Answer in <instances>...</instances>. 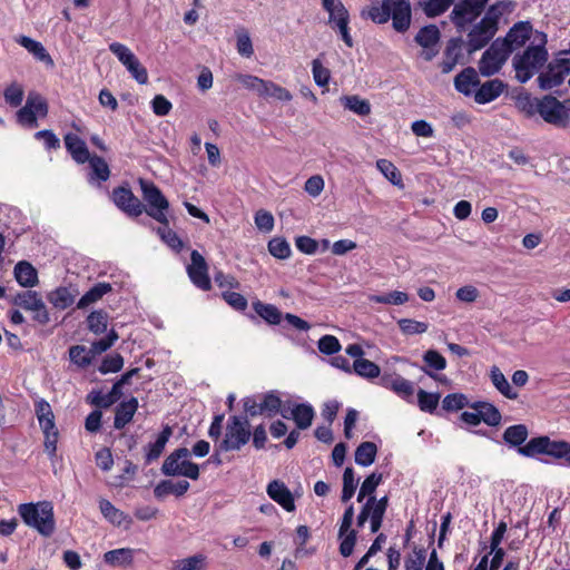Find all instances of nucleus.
Listing matches in <instances>:
<instances>
[{
    "mask_svg": "<svg viewBox=\"0 0 570 570\" xmlns=\"http://www.w3.org/2000/svg\"><path fill=\"white\" fill-rule=\"evenodd\" d=\"M382 480V473L373 472L363 481L358 490V503L362 502L365 497H368L367 501L358 513V528L363 527L364 523L370 519L372 533H375L380 530L387 507L386 497L376 500L375 497L372 495Z\"/></svg>",
    "mask_w": 570,
    "mask_h": 570,
    "instance_id": "nucleus-1",
    "label": "nucleus"
},
{
    "mask_svg": "<svg viewBox=\"0 0 570 570\" xmlns=\"http://www.w3.org/2000/svg\"><path fill=\"white\" fill-rule=\"evenodd\" d=\"M547 35L537 31L534 42L530 45L522 53H518L512 59V66L515 70V78L519 82L525 83L534 73L548 61L549 53L546 49Z\"/></svg>",
    "mask_w": 570,
    "mask_h": 570,
    "instance_id": "nucleus-2",
    "label": "nucleus"
},
{
    "mask_svg": "<svg viewBox=\"0 0 570 570\" xmlns=\"http://www.w3.org/2000/svg\"><path fill=\"white\" fill-rule=\"evenodd\" d=\"M367 17L376 23L392 19L394 30L405 32L411 24V4L407 0H382L381 6L367 11Z\"/></svg>",
    "mask_w": 570,
    "mask_h": 570,
    "instance_id": "nucleus-3",
    "label": "nucleus"
},
{
    "mask_svg": "<svg viewBox=\"0 0 570 570\" xmlns=\"http://www.w3.org/2000/svg\"><path fill=\"white\" fill-rule=\"evenodd\" d=\"M18 513L28 527L36 529L41 535L50 537L53 534L56 520L53 505L50 501L21 503L18 505Z\"/></svg>",
    "mask_w": 570,
    "mask_h": 570,
    "instance_id": "nucleus-4",
    "label": "nucleus"
},
{
    "mask_svg": "<svg viewBox=\"0 0 570 570\" xmlns=\"http://www.w3.org/2000/svg\"><path fill=\"white\" fill-rule=\"evenodd\" d=\"M249 422L246 415H232L228 417L223 440L217 451H239L250 440Z\"/></svg>",
    "mask_w": 570,
    "mask_h": 570,
    "instance_id": "nucleus-5",
    "label": "nucleus"
},
{
    "mask_svg": "<svg viewBox=\"0 0 570 570\" xmlns=\"http://www.w3.org/2000/svg\"><path fill=\"white\" fill-rule=\"evenodd\" d=\"M527 105L528 108L524 106L523 109L527 110L529 116L538 112L548 124L562 128L568 126L569 115L564 110L563 104L556 97L548 95L541 99H535V102L528 99Z\"/></svg>",
    "mask_w": 570,
    "mask_h": 570,
    "instance_id": "nucleus-6",
    "label": "nucleus"
},
{
    "mask_svg": "<svg viewBox=\"0 0 570 570\" xmlns=\"http://www.w3.org/2000/svg\"><path fill=\"white\" fill-rule=\"evenodd\" d=\"M190 451L187 448L174 450L164 461L161 473L166 476H185L198 480L199 466L189 460Z\"/></svg>",
    "mask_w": 570,
    "mask_h": 570,
    "instance_id": "nucleus-7",
    "label": "nucleus"
},
{
    "mask_svg": "<svg viewBox=\"0 0 570 570\" xmlns=\"http://www.w3.org/2000/svg\"><path fill=\"white\" fill-rule=\"evenodd\" d=\"M138 183L141 188L142 198L148 206V208L145 207V212L161 225H168L166 210L169 208V202L163 191L154 181L139 178Z\"/></svg>",
    "mask_w": 570,
    "mask_h": 570,
    "instance_id": "nucleus-8",
    "label": "nucleus"
},
{
    "mask_svg": "<svg viewBox=\"0 0 570 570\" xmlns=\"http://www.w3.org/2000/svg\"><path fill=\"white\" fill-rule=\"evenodd\" d=\"M518 453L528 458L546 454L554 459H566L570 454V443L567 441H552L549 436L542 435L531 439L523 448L518 450Z\"/></svg>",
    "mask_w": 570,
    "mask_h": 570,
    "instance_id": "nucleus-9",
    "label": "nucleus"
},
{
    "mask_svg": "<svg viewBox=\"0 0 570 570\" xmlns=\"http://www.w3.org/2000/svg\"><path fill=\"white\" fill-rule=\"evenodd\" d=\"M510 56L509 48H505L502 41L497 38L490 47L483 52L479 61L480 73L490 77L500 71Z\"/></svg>",
    "mask_w": 570,
    "mask_h": 570,
    "instance_id": "nucleus-10",
    "label": "nucleus"
},
{
    "mask_svg": "<svg viewBox=\"0 0 570 570\" xmlns=\"http://www.w3.org/2000/svg\"><path fill=\"white\" fill-rule=\"evenodd\" d=\"M567 51H561L559 56L551 61L547 71L538 77L539 87L542 90H549L563 83L564 78L570 73V59L562 57Z\"/></svg>",
    "mask_w": 570,
    "mask_h": 570,
    "instance_id": "nucleus-11",
    "label": "nucleus"
},
{
    "mask_svg": "<svg viewBox=\"0 0 570 570\" xmlns=\"http://www.w3.org/2000/svg\"><path fill=\"white\" fill-rule=\"evenodd\" d=\"M324 10L328 12V23L333 29H337L343 41L353 47V39L348 33L350 14L341 0H322Z\"/></svg>",
    "mask_w": 570,
    "mask_h": 570,
    "instance_id": "nucleus-12",
    "label": "nucleus"
},
{
    "mask_svg": "<svg viewBox=\"0 0 570 570\" xmlns=\"http://www.w3.org/2000/svg\"><path fill=\"white\" fill-rule=\"evenodd\" d=\"M12 303L26 311L32 312V320L38 324L47 325L49 323V312L39 293L30 289L18 293L13 297Z\"/></svg>",
    "mask_w": 570,
    "mask_h": 570,
    "instance_id": "nucleus-13",
    "label": "nucleus"
},
{
    "mask_svg": "<svg viewBox=\"0 0 570 570\" xmlns=\"http://www.w3.org/2000/svg\"><path fill=\"white\" fill-rule=\"evenodd\" d=\"M489 0H461L454 4L451 12V21L459 29L463 30L472 23L484 10Z\"/></svg>",
    "mask_w": 570,
    "mask_h": 570,
    "instance_id": "nucleus-14",
    "label": "nucleus"
},
{
    "mask_svg": "<svg viewBox=\"0 0 570 570\" xmlns=\"http://www.w3.org/2000/svg\"><path fill=\"white\" fill-rule=\"evenodd\" d=\"M353 519L354 507L350 504L341 519L337 533V540L340 541L338 550L345 558L352 556L356 544V529L352 528Z\"/></svg>",
    "mask_w": 570,
    "mask_h": 570,
    "instance_id": "nucleus-15",
    "label": "nucleus"
},
{
    "mask_svg": "<svg viewBox=\"0 0 570 570\" xmlns=\"http://www.w3.org/2000/svg\"><path fill=\"white\" fill-rule=\"evenodd\" d=\"M190 282L199 289L207 292L212 288L208 274V264L204 256L196 249L190 253V264L186 267Z\"/></svg>",
    "mask_w": 570,
    "mask_h": 570,
    "instance_id": "nucleus-16",
    "label": "nucleus"
},
{
    "mask_svg": "<svg viewBox=\"0 0 570 570\" xmlns=\"http://www.w3.org/2000/svg\"><path fill=\"white\" fill-rule=\"evenodd\" d=\"M114 204L129 217H138L145 212V205L128 186H118L112 189Z\"/></svg>",
    "mask_w": 570,
    "mask_h": 570,
    "instance_id": "nucleus-17",
    "label": "nucleus"
},
{
    "mask_svg": "<svg viewBox=\"0 0 570 570\" xmlns=\"http://www.w3.org/2000/svg\"><path fill=\"white\" fill-rule=\"evenodd\" d=\"M498 30L483 20L475 23L466 35V47L469 52L484 48L495 36Z\"/></svg>",
    "mask_w": 570,
    "mask_h": 570,
    "instance_id": "nucleus-18",
    "label": "nucleus"
},
{
    "mask_svg": "<svg viewBox=\"0 0 570 570\" xmlns=\"http://www.w3.org/2000/svg\"><path fill=\"white\" fill-rule=\"evenodd\" d=\"M532 31L533 28L529 21H519L510 28L505 37L498 39L503 42L505 48H509L511 53L515 49L521 48L530 39Z\"/></svg>",
    "mask_w": 570,
    "mask_h": 570,
    "instance_id": "nucleus-19",
    "label": "nucleus"
},
{
    "mask_svg": "<svg viewBox=\"0 0 570 570\" xmlns=\"http://www.w3.org/2000/svg\"><path fill=\"white\" fill-rule=\"evenodd\" d=\"M415 41L425 49L422 52L423 58L426 61L432 60L439 52L436 48L440 41L439 28L435 24H429L421 28L415 36Z\"/></svg>",
    "mask_w": 570,
    "mask_h": 570,
    "instance_id": "nucleus-20",
    "label": "nucleus"
},
{
    "mask_svg": "<svg viewBox=\"0 0 570 570\" xmlns=\"http://www.w3.org/2000/svg\"><path fill=\"white\" fill-rule=\"evenodd\" d=\"M268 497L278 503L285 511L293 512L295 510V501L291 490L279 480H273L267 485Z\"/></svg>",
    "mask_w": 570,
    "mask_h": 570,
    "instance_id": "nucleus-21",
    "label": "nucleus"
},
{
    "mask_svg": "<svg viewBox=\"0 0 570 570\" xmlns=\"http://www.w3.org/2000/svg\"><path fill=\"white\" fill-rule=\"evenodd\" d=\"M380 384L392 390L403 399H409L414 393V384L399 374H384L380 377Z\"/></svg>",
    "mask_w": 570,
    "mask_h": 570,
    "instance_id": "nucleus-22",
    "label": "nucleus"
},
{
    "mask_svg": "<svg viewBox=\"0 0 570 570\" xmlns=\"http://www.w3.org/2000/svg\"><path fill=\"white\" fill-rule=\"evenodd\" d=\"M121 396L122 387L115 382L109 393L104 394L101 391L92 390L87 394L86 401L97 409H108L118 402Z\"/></svg>",
    "mask_w": 570,
    "mask_h": 570,
    "instance_id": "nucleus-23",
    "label": "nucleus"
},
{
    "mask_svg": "<svg viewBox=\"0 0 570 570\" xmlns=\"http://www.w3.org/2000/svg\"><path fill=\"white\" fill-rule=\"evenodd\" d=\"M139 406L138 399L130 396L127 401L120 402L115 409L114 426L117 430L124 429L134 419Z\"/></svg>",
    "mask_w": 570,
    "mask_h": 570,
    "instance_id": "nucleus-24",
    "label": "nucleus"
},
{
    "mask_svg": "<svg viewBox=\"0 0 570 570\" xmlns=\"http://www.w3.org/2000/svg\"><path fill=\"white\" fill-rule=\"evenodd\" d=\"M171 435H173L171 426L168 424L164 425L163 430L157 435V439L155 440V442H150L146 446V453H145V464L146 465L153 463L154 461H156L160 458V455L163 454L165 446Z\"/></svg>",
    "mask_w": 570,
    "mask_h": 570,
    "instance_id": "nucleus-25",
    "label": "nucleus"
},
{
    "mask_svg": "<svg viewBox=\"0 0 570 570\" xmlns=\"http://www.w3.org/2000/svg\"><path fill=\"white\" fill-rule=\"evenodd\" d=\"M424 366H422V371L433 377L439 382H445L446 377L444 375H435L433 371H443L446 367L445 357L435 350H428L423 354Z\"/></svg>",
    "mask_w": 570,
    "mask_h": 570,
    "instance_id": "nucleus-26",
    "label": "nucleus"
},
{
    "mask_svg": "<svg viewBox=\"0 0 570 570\" xmlns=\"http://www.w3.org/2000/svg\"><path fill=\"white\" fill-rule=\"evenodd\" d=\"M16 42L28 50L37 60L43 62L48 67H53L55 62L43 45L28 36H18Z\"/></svg>",
    "mask_w": 570,
    "mask_h": 570,
    "instance_id": "nucleus-27",
    "label": "nucleus"
},
{
    "mask_svg": "<svg viewBox=\"0 0 570 570\" xmlns=\"http://www.w3.org/2000/svg\"><path fill=\"white\" fill-rule=\"evenodd\" d=\"M65 146L72 159L78 164H85L91 156L86 142L76 134L68 132L65 138Z\"/></svg>",
    "mask_w": 570,
    "mask_h": 570,
    "instance_id": "nucleus-28",
    "label": "nucleus"
},
{
    "mask_svg": "<svg viewBox=\"0 0 570 570\" xmlns=\"http://www.w3.org/2000/svg\"><path fill=\"white\" fill-rule=\"evenodd\" d=\"M504 83L500 79L485 81L474 94L478 104H488L497 99L503 91Z\"/></svg>",
    "mask_w": 570,
    "mask_h": 570,
    "instance_id": "nucleus-29",
    "label": "nucleus"
},
{
    "mask_svg": "<svg viewBox=\"0 0 570 570\" xmlns=\"http://www.w3.org/2000/svg\"><path fill=\"white\" fill-rule=\"evenodd\" d=\"M479 83L480 80L476 71L472 67H468L462 70L454 79L455 89L465 96H470L472 94V89Z\"/></svg>",
    "mask_w": 570,
    "mask_h": 570,
    "instance_id": "nucleus-30",
    "label": "nucleus"
},
{
    "mask_svg": "<svg viewBox=\"0 0 570 570\" xmlns=\"http://www.w3.org/2000/svg\"><path fill=\"white\" fill-rule=\"evenodd\" d=\"M474 411H479L481 421L489 426H497L501 423L502 415L497 406L489 402H474L470 405Z\"/></svg>",
    "mask_w": 570,
    "mask_h": 570,
    "instance_id": "nucleus-31",
    "label": "nucleus"
},
{
    "mask_svg": "<svg viewBox=\"0 0 570 570\" xmlns=\"http://www.w3.org/2000/svg\"><path fill=\"white\" fill-rule=\"evenodd\" d=\"M14 277L21 286L27 288L38 284L37 269L26 261H21L14 266Z\"/></svg>",
    "mask_w": 570,
    "mask_h": 570,
    "instance_id": "nucleus-32",
    "label": "nucleus"
},
{
    "mask_svg": "<svg viewBox=\"0 0 570 570\" xmlns=\"http://www.w3.org/2000/svg\"><path fill=\"white\" fill-rule=\"evenodd\" d=\"M461 57V39L453 38L450 39L446 48L444 50V59L441 63V69L443 73H449L453 70V68L459 62Z\"/></svg>",
    "mask_w": 570,
    "mask_h": 570,
    "instance_id": "nucleus-33",
    "label": "nucleus"
},
{
    "mask_svg": "<svg viewBox=\"0 0 570 570\" xmlns=\"http://www.w3.org/2000/svg\"><path fill=\"white\" fill-rule=\"evenodd\" d=\"M253 309L269 325H278L282 322V312L273 304L264 303L259 299L253 302Z\"/></svg>",
    "mask_w": 570,
    "mask_h": 570,
    "instance_id": "nucleus-34",
    "label": "nucleus"
},
{
    "mask_svg": "<svg viewBox=\"0 0 570 570\" xmlns=\"http://www.w3.org/2000/svg\"><path fill=\"white\" fill-rule=\"evenodd\" d=\"M490 379L494 387L507 399L515 400L519 393L510 385L504 374L498 366H492L490 370Z\"/></svg>",
    "mask_w": 570,
    "mask_h": 570,
    "instance_id": "nucleus-35",
    "label": "nucleus"
},
{
    "mask_svg": "<svg viewBox=\"0 0 570 570\" xmlns=\"http://www.w3.org/2000/svg\"><path fill=\"white\" fill-rule=\"evenodd\" d=\"M111 291H112V286L110 283H107V282L97 283L80 297V299L77 303V307L86 308L90 304L96 303L97 301L102 298L104 295L108 294Z\"/></svg>",
    "mask_w": 570,
    "mask_h": 570,
    "instance_id": "nucleus-36",
    "label": "nucleus"
},
{
    "mask_svg": "<svg viewBox=\"0 0 570 570\" xmlns=\"http://www.w3.org/2000/svg\"><path fill=\"white\" fill-rule=\"evenodd\" d=\"M314 409L306 403L296 404L291 410L292 419L294 420L297 429L306 430L312 425L314 419Z\"/></svg>",
    "mask_w": 570,
    "mask_h": 570,
    "instance_id": "nucleus-37",
    "label": "nucleus"
},
{
    "mask_svg": "<svg viewBox=\"0 0 570 570\" xmlns=\"http://www.w3.org/2000/svg\"><path fill=\"white\" fill-rule=\"evenodd\" d=\"M99 509L105 519H107L111 524L120 527L125 521L130 523V518L125 514L121 510L117 509L109 500L100 499Z\"/></svg>",
    "mask_w": 570,
    "mask_h": 570,
    "instance_id": "nucleus-38",
    "label": "nucleus"
},
{
    "mask_svg": "<svg viewBox=\"0 0 570 570\" xmlns=\"http://www.w3.org/2000/svg\"><path fill=\"white\" fill-rule=\"evenodd\" d=\"M513 3L510 0L498 1L490 6L485 11L484 17L481 19L489 23L491 27L499 30V21L505 11L512 8Z\"/></svg>",
    "mask_w": 570,
    "mask_h": 570,
    "instance_id": "nucleus-39",
    "label": "nucleus"
},
{
    "mask_svg": "<svg viewBox=\"0 0 570 570\" xmlns=\"http://www.w3.org/2000/svg\"><path fill=\"white\" fill-rule=\"evenodd\" d=\"M529 431L524 424H515L505 429L503 432V441L510 446L523 448L522 444L528 439Z\"/></svg>",
    "mask_w": 570,
    "mask_h": 570,
    "instance_id": "nucleus-40",
    "label": "nucleus"
},
{
    "mask_svg": "<svg viewBox=\"0 0 570 570\" xmlns=\"http://www.w3.org/2000/svg\"><path fill=\"white\" fill-rule=\"evenodd\" d=\"M47 299L53 307L66 309L73 304L75 297L68 287L59 286L47 295Z\"/></svg>",
    "mask_w": 570,
    "mask_h": 570,
    "instance_id": "nucleus-41",
    "label": "nucleus"
},
{
    "mask_svg": "<svg viewBox=\"0 0 570 570\" xmlns=\"http://www.w3.org/2000/svg\"><path fill=\"white\" fill-rule=\"evenodd\" d=\"M104 560L110 566H131L134 562V550L130 548H120L107 551Z\"/></svg>",
    "mask_w": 570,
    "mask_h": 570,
    "instance_id": "nucleus-42",
    "label": "nucleus"
},
{
    "mask_svg": "<svg viewBox=\"0 0 570 570\" xmlns=\"http://www.w3.org/2000/svg\"><path fill=\"white\" fill-rule=\"evenodd\" d=\"M68 353L70 362L79 368L88 367L95 358L91 348L88 350L85 345H72L69 347Z\"/></svg>",
    "mask_w": 570,
    "mask_h": 570,
    "instance_id": "nucleus-43",
    "label": "nucleus"
},
{
    "mask_svg": "<svg viewBox=\"0 0 570 570\" xmlns=\"http://www.w3.org/2000/svg\"><path fill=\"white\" fill-rule=\"evenodd\" d=\"M89 163L91 173L90 179H95L98 181H106L110 177V169L107 161L97 155L90 156L87 160Z\"/></svg>",
    "mask_w": 570,
    "mask_h": 570,
    "instance_id": "nucleus-44",
    "label": "nucleus"
},
{
    "mask_svg": "<svg viewBox=\"0 0 570 570\" xmlns=\"http://www.w3.org/2000/svg\"><path fill=\"white\" fill-rule=\"evenodd\" d=\"M455 0H426L420 1L419 6L428 18H435L443 14Z\"/></svg>",
    "mask_w": 570,
    "mask_h": 570,
    "instance_id": "nucleus-45",
    "label": "nucleus"
},
{
    "mask_svg": "<svg viewBox=\"0 0 570 570\" xmlns=\"http://www.w3.org/2000/svg\"><path fill=\"white\" fill-rule=\"evenodd\" d=\"M261 404L263 415L273 417L281 411L282 400L275 391H269L263 395Z\"/></svg>",
    "mask_w": 570,
    "mask_h": 570,
    "instance_id": "nucleus-46",
    "label": "nucleus"
},
{
    "mask_svg": "<svg viewBox=\"0 0 570 570\" xmlns=\"http://www.w3.org/2000/svg\"><path fill=\"white\" fill-rule=\"evenodd\" d=\"M87 326L95 334H102L108 326V315L105 311H94L87 317Z\"/></svg>",
    "mask_w": 570,
    "mask_h": 570,
    "instance_id": "nucleus-47",
    "label": "nucleus"
},
{
    "mask_svg": "<svg viewBox=\"0 0 570 570\" xmlns=\"http://www.w3.org/2000/svg\"><path fill=\"white\" fill-rule=\"evenodd\" d=\"M235 80L239 82L244 88L255 91L259 97L264 89H266V80L246 73H237Z\"/></svg>",
    "mask_w": 570,
    "mask_h": 570,
    "instance_id": "nucleus-48",
    "label": "nucleus"
},
{
    "mask_svg": "<svg viewBox=\"0 0 570 570\" xmlns=\"http://www.w3.org/2000/svg\"><path fill=\"white\" fill-rule=\"evenodd\" d=\"M380 373L381 370L379 365L364 357V352L358 344V376L365 379H376L380 376Z\"/></svg>",
    "mask_w": 570,
    "mask_h": 570,
    "instance_id": "nucleus-49",
    "label": "nucleus"
},
{
    "mask_svg": "<svg viewBox=\"0 0 570 570\" xmlns=\"http://www.w3.org/2000/svg\"><path fill=\"white\" fill-rule=\"evenodd\" d=\"M268 252L278 259H286L291 256V246L284 237H274L268 242Z\"/></svg>",
    "mask_w": 570,
    "mask_h": 570,
    "instance_id": "nucleus-50",
    "label": "nucleus"
},
{
    "mask_svg": "<svg viewBox=\"0 0 570 570\" xmlns=\"http://www.w3.org/2000/svg\"><path fill=\"white\" fill-rule=\"evenodd\" d=\"M377 169L384 175V177L390 180L395 186L402 185V177L399 169L395 167L393 163L387 159H379L376 161Z\"/></svg>",
    "mask_w": 570,
    "mask_h": 570,
    "instance_id": "nucleus-51",
    "label": "nucleus"
},
{
    "mask_svg": "<svg viewBox=\"0 0 570 570\" xmlns=\"http://www.w3.org/2000/svg\"><path fill=\"white\" fill-rule=\"evenodd\" d=\"M236 48L240 56L250 58L254 55L253 43L249 32L245 28L236 30Z\"/></svg>",
    "mask_w": 570,
    "mask_h": 570,
    "instance_id": "nucleus-52",
    "label": "nucleus"
},
{
    "mask_svg": "<svg viewBox=\"0 0 570 570\" xmlns=\"http://www.w3.org/2000/svg\"><path fill=\"white\" fill-rule=\"evenodd\" d=\"M440 393H429L422 389L417 392V403L419 407L423 412L433 413L440 401Z\"/></svg>",
    "mask_w": 570,
    "mask_h": 570,
    "instance_id": "nucleus-53",
    "label": "nucleus"
},
{
    "mask_svg": "<svg viewBox=\"0 0 570 570\" xmlns=\"http://www.w3.org/2000/svg\"><path fill=\"white\" fill-rule=\"evenodd\" d=\"M377 454V446L375 443L366 441L358 444V465L370 466L374 463Z\"/></svg>",
    "mask_w": 570,
    "mask_h": 570,
    "instance_id": "nucleus-54",
    "label": "nucleus"
},
{
    "mask_svg": "<svg viewBox=\"0 0 570 570\" xmlns=\"http://www.w3.org/2000/svg\"><path fill=\"white\" fill-rule=\"evenodd\" d=\"M368 299L381 304L403 305L409 301V295L404 292L394 291L384 295H370Z\"/></svg>",
    "mask_w": 570,
    "mask_h": 570,
    "instance_id": "nucleus-55",
    "label": "nucleus"
},
{
    "mask_svg": "<svg viewBox=\"0 0 570 570\" xmlns=\"http://www.w3.org/2000/svg\"><path fill=\"white\" fill-rule=\"evenodd\" d=\"M157 233L160 236L161 240L166 243L171 249L176 252L181 250L184 243L179 238L177 233L169 228V224L158 227Z\"/></svg>",
    "mask_w": 570,
    "mask_h": 570,
    "instance_id": "nucleus-56",
    "label": "nucleus"
},
{
    "mask_svg": "<svg viewBox=\"0 0 570 570\" xmlns=\"http://www.w3.org/2000/svg\"><path fill=\"white\" fill-rule=\"evenodd\" d=\"M263 98H275L281 101H289L292 100L293 96L292 94L284 87L271 81L266 80V89L263 90L262 96Z\"/></svg>",
    "mask_w": 570,
    "mask_h": 570,
    "instance_id": "nucleus-57",
    "label": "nucleus"
},
{
    "mask_svg": "<svg viewBox=\"0 0 570 570\" xmlns=\"http://www.w3.org/2000/svg\"><path fill=\"white\" fill-rule=\"evenodd\" d=\"M124 366V357L119 353L107 355L102 358L98 370L101 374L117 373Z\"/></svg>",
    "mask_w": 570,
    "mask_h": 570,
    "instance_id": "nucleus-58",
    "label": "nucleus"
},
{
    "mask_svg": "<svg viewBox=\"0 0 570 570\" xmlns=\"http://www.w3.org/2000/svg\"><path fill=\"white\" fill-rule=\"evenodd\" d=\"M400 330L405 335L422 334L428 331V324L411 318H402L397 322Z\"/></svg>",
    "mask_w": 570,
    "mask_h": 570,
    "instance_id": "nucleus-59",
    "label": "nucleus"
},
{
    "mask_svg": "<svg viewBox=\"0 0 570 570\" xmlns=\"http://www.w3.org/2000/svg\"><path fill=\"white\" fill-rule=\"evenodd\" d=\"M468 405V399L462 393L448 394L442 401V407L448 411H459Z\"/></svg>",
    "mask_w": 570,
    "mask_h": 570,
    "instance_id": "nucleus-60",
    "label": "nucleus"
},
{
    "mask_svg": "<svg viewBox=\"0 0 570 570\" xmlns=\"http://www.w3.org/2000/svg\"><path fill=\"white\" fill-rule=\"evenodd\" d=\"M222 297L232 308L237 312H244L248 306L246 297L240 293L225 291L223 292Z\"/></svg>",
    "mask_w": 570,
    "mask_h": 570,
    "instance_id": "nucleus-61",
    "label": "nucleus"
},
{
    "mask_svg": "<svg viewBox=\"0 0 570 570\" xmlns=\"http://www.w3.org/2000/svg\"><path fill=\"white\" fill-rule=\"evenodd\" d=\"M206 557L204 554H195L176 563V570H203L205 568Z\"/></svg>",
    "mask_w": 570,
    "mask_h": 570,
    "instance_id": "nucleus-62",
    "label": "nucleus"
},
{
    "mask_svg": "<svg viewBox=\"0 0 570 570\" xmlns=\"http://www.w3.org/2000/svg\"><path fill=\"white\" fill-rule=\"evenodd\" d=\"M426 558L425 549L414 547L413 554L405 559V570H422Z\"/></svg>",
    "mask_w": 570,
    "mask_h": 570,
    "instance_id": "nucleus-63",
    "label": "nucleus"
},
{
    "mask_svg": "<svg viewBox=\"0 0 570 570\" xmlns=\"http://www.w3.org/2000/svg\"><path fill=\"white\" fill-rule=\"evenodd\" d=\"M31 100V110L35 112L36 117L40 116L42 118L48 115V102L47 100L38 92H30L27 97V101Z\"/></svg>",
    "mask_w": 570,
    "mask_h": 570,
    "instance_id": "nucleus-64",
    "label": "nucleus"
}]
</instances>
